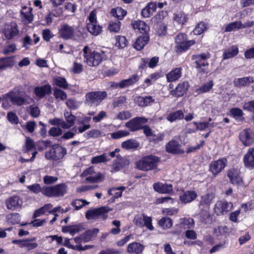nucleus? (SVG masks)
I'll list each match as a JSON object with an SVG mask.
<instances>
[{
  "label": "nucleus",
  "mask_w": 254,
  "mask_h": 254,
  "mask_svg": "<svg viewBox=\"0 0 254 254\" xmlns=\"http://www.w3.org/2000/svg\"><path fill=\"white\" fill-rule=\"evenodd\" d=\"M19 93L18 90L14 89L3 95V98L5 100L9 99L13 105L20 106L25 104L26 99L22 97L19 96Z\"/></svg>",
  "instance_id": "obj_12"
},
{
  "label": "nucleus",
  "mask_w": 254,
  "mask_h": 254,
  "mask_svg": "<svg viewBox=\"0 0 254 254\" xmlns=\"http://www.w3.org/2000/svg\"><path fill=\"white\" fill-rule=\"evenodd\" d=\"M227 115L233 117L238 122H243L245 120L243 116L244 112L238 107H234L230 109Z\"/></svg>",
  "instance_id": "obj_34"
},
{
  "label": "nucleus",
  "mask_w": 254,
  "mask_h": 254,
  "mask_svg": "<svg viewBox=\"0 0 254 254\" xmlns=\"http://www.w3.org/2000/svg\"><path fill=\"white\" fill-rule=\"evenodd\" d=\"M239 53V49L237 45H234L226 49L222 55L223 60H227L233 58Z\"/></svg>",
  "instance_id": "obj_35"
},
{
  "label": "nucleus",
  "mask_w": 254,
  "mask_h": 254,
  "mask_svg": "<svg viewBox=\"0 0 254 254\" xmlns=\"http://www.w3.org/2000/svg\"><path fill=\"white\" fill-rule=\"evenodd\" d=\"M142 216L144 226H145L149 230L152 231L154 230V227L152 224V218L151 217L147 216L144 214Z\"/></svg>",
  "instance_id": "obj_62"
},
{
  "label": "nucleus",
  "mask_w": 254,
  "mask_h": 254,
  "mask_svg": "<svg viewBox=\"0 0 254 254\" xmlns=\"http://www.w3.org/2000/svg\"><path fill=\"white\" fill-rule=\"evenodd\" d=\"M66 122L71 127L74 124V122L76 119V117L73 115L70 112H66L64 114Z\"/></svg>",
  "instance_id": "obj_64"
},
{
  "label": "nucleus",
  "mask_w": 254,
  "mask_h": 254,
  "mask_svg": "<svg viewBox=\"0 0 254 254\" xmlns=\"http://www.w3.org/2000/svg\"><path fill=\"white\" fill-rule=\"evenodd\" d=\"M227 162V159L226 157L220 158L217 160L213 161L209 164V171L212 173L213 176L216 177L226 167Z\"/></svg>",
  "instance_id": "obj_10"
},
{
  "label": "nucleus",
  "mask_w": 254,
  "mask_h": 254,
  "mask_svg": "<svg viewBox=\"0 0 254 254\" xmlns=\"http://www.w3.org/2000/svg\"><path fill=\"white\" fill-rule=\"evenodd\" d=\"M184 118V112L182 110H179L168 114L166 117V120L171 123H173L177 120H182Z\"/></svg>",
  "instance_id": "obj_39"
},
{
  "label": "nucleus",
  "mask_w": 254,
  "mask_h": 254,
  "mask_svg": "<svg viewBox=\"0 0 254 254\" xmlns=\"http://www.w3.org/2000/svg\"><path fill=\"white\" fill-rule=\"evenodd\" d=\"M207 26L206 23L200 21L195 26L192 32L195 35H200L207 30Z\"/></svg>",
  "instance_id": "obj_49"
},
{
  "label": "nucleus",
  "mask_w": 254,
  "mask_h": 254,
  "mask_svg": "<svg viewBox=\"0 0 254 254\" xmlns=\"http://www.w3.org/2000/svg\"><path fill=\"white\" fill-rule=\"evenodd\" d=\"M88 19L89 22L86 23L87 31L93 36H97L100 34L102 31V27L97 24L96 9H93L90 12Z\"/></svg>",
  "instance_id": "obj_5"
},
{
  "label": "nucleus",
  "mask_w": 254,
  "mask_h": 254,
  "mask_svg": "<svg viewBox=\"0 0 254 254\" xmlns=\"http://www.w3.org/2000/svg\"><path fill=\"white\" fill-rule=\"evenodd\" d=\"M144 249V246L139 242H133L128 245L127 252L130 254H141Z\"/></svg>",
  "instance_id": "obj_30"
},
{
  "label": "nucleus",
  "mask_w": 254,
  "mask_h": 254,
  "mask_svg": "<svg viewBox=\"0 0 254 254\" xmlns=\"http://www.w3.org/2000/svg\"><path fill=\"white\" fill-rule=\"evenodd\" d=\"M254 82V78L252 76L236 78L234 80V85L238 88H241L246 86L247 84Z\"/></svg>",
  "instance_id": "obj_38"
},
{
  "label": "nucleus",
  "mask_w": 254,
  "mask_h": 254,
  "mask_svg": "<svg viewBox=\"0 0 254 254\" xmlns=\"http://www.w3.org/2000/svg\"><path fill=\"white\" fill-rule=\"evenodd\" d=\"M157 2L150 1L148 2L141 11V15L143 18H149L156 11Z\"/></svg>",
  "instance_id": "obj_29"
},
{
  "label": "nucleus",
  "mask_w": 254,
  "mask_h": 254,
  "mask_svg": "<svg viewBox=\"0 0 254 254\" xmlns=\"http://www.w3.org/2000/svg\"><path fill=\"white\" fill-rule=\"evenodd\" d=\"M182 67H176L166 74V77L168 82H173L178 80L182 75Z\"/></svg>",
  "instance_id": "obj_27"
},
{
  "label": "nucleus",
  "mask_w": 254,
  "mask_h": 254,
  "mask_svg": "<svg viewBox=\"0 0 254 254\" xmlns=\"http://www.w3.org/2000/svg\"><path fill=\"white\" fill-rule=\"evenodd\" d=\"M23 201L18 195H14L8 197L5 200V205L8 209L16 210L21 208Z\"/></svg>",
  "instance_id": "obj_19"
},
{
  "label": "nucleus",
  "mask_w": 254,
  "mask_h": 254,
  "mask_svg": "<svg viewBox=\"0 0 254 254\" xmlns=\"http://www.w3.org/2000/svg\"><path fill=\"white\" fill-rule=\"evenodd\" d=\"M243 108L244 110L251 113L254 116V100L245 102L244 104Z\"/></svg>",
  "instance_id": "obj_60"
},
{
  "label": "nucleus",
  "mask_w": 254,
  "mask_h": 254,
  "mask_svg": "<svg viewBox=\"0 0 254 254\" xmlns=\"http://www.w3.org/2000/svg\"><path fill=\"white\" fill-rule=\"evenodd\" d=\"M139 145V142L132 139H127L121 144L122 148L127 150L136 149Z\"/></svg>",
  "instance_id": "obj_42"
},
{
  "label": "nucleus",
  "mask_w": 254,
  "mask_h": 254,
  "mask_svg": "<svg viewBox=\"0 0 254 254\" xmlns=\"http://www.w3.org/2000/svg\"><path fill=\"white\" fill-rule=\"evenodd\" d=\"M121 22L119 20L111 21L109 22L108 28L110 31L118 33L121 29Z\"/></svg>",
  "instance_id": "obj_55"
},
{
  "label": "nucleus",
  "mask_w": 254,
  "mask_h": 254,
  "mask_svg": "<svg viewBox=\"0 0 254 254\" xmlns=\"http://www.w3.org/2000/svg\"><path fill=\"white\" fill-rule=\"evenodd\" d=\"M190 87V84L188 81H181L177 85L174 90L170 91L169 94L177 98L182 97L187 94Z\"/></svg>",
  "instance_id": "obj_11"
},
{
  "label": "nucleus",
  "mask_w": 254,
  "mask_h": 254,
  "mask_svg": "<svg viewBox=\"0 0 254 254\" xmlns=\"http://www.w3.org/2000/svg\"><path fill=\"white\" fill-rule=\"evenodd\" d=\"M197 196L194 190H187L180 195V201L184 203H190L195 200Z\"/></svg>",
  "instance_id": "obj_31"
},
{
  "label": "nucleus",
  "mask_w": 254,
  "mask_h": 254,
  "mask_svg": "<svg viewBox=\"0 0 254 254\" xmlns=\"http://www.w3.org/2000/svg\"><path fill=\"white\" fill-rule=\"evenodd\" d=\"M108 209L105 206L100 207L93 209H90L86 211L85 213V217L87 219H96L100 216H102L103 219H106L108 217L107 213L109 212Z\"/></svg>",
  "instance_id": "obj_13"
},
{
  "label": "nucleus",
  "mask_w": 254,
  "mask_h": 254,
  "mask_svg": "<svg viewBox=\"0 0 254 254\" xmlns=\"http://www.w3.org/2000/svg\"><path fill=\"white\" fill-rule=\"evenodd\" d=\"M166 151L168 153L173 154H182L185 152L181 148V145L179 142L175 140H171L166 144Z\"/></svg>",
  "instance_id": "obj_23"
},
{
  "label": "nucleus",
  "mask_w": 254,
  "mask_h": 254,
  "mask_svg": "<svg viewBox=\"0 0 254 254\" xmlns=\"http://www.w3.org/2000/svg\"><path fill=\"white\" fill-rule=\"evenodd\" d=\"M34 94L39 99H43L46 95L52 94L51 85L47 83L42 86H37L34 87L33 90Z\"/></svg>",
  "instance_id": "obj_18"
},
{
  "label": "nucleus",
  "mask_w": 254,
  "mask_h": 254,
  "mask_svg": "<svg viewBox=\"0 0 254 254\" xmlns=\"http://www.w3.org/2000/svg\"><path fill=\"white\" fill-rule=\"evenodd\" d=\"M75 30L73 27L65 23L61 25L59 28V36L64 40L71 39L74 36Z\"/></svg>",
  "instance_id": "obj_17"
},
{
  "label": "nucleus",
  "mask_w": 254,
  "mask_h": 254,
  "mask_svg": "<svg viewBox=\"0 0 254 254\" xmlns=\"http://www.w3.org/2000/svg\"><path fill=\"white\" fill-rule=\"evenodd\" d=\"M107 96L105 91H96L88 92L85 95L86 102L91 106L98 105Z\"/></svg>",
  "instance_id": "obj_8"
},
{
  "label": "nucleus",
  "mask_w": 254,
  "mask_h": 254,
  "mask_svg": "<svg viewBox=\"0 0 254 254\" xmlns=\"http://www.w3.org/2000/svg\"><path fill=\"white\" fill-rule=\"evenodd\" d=\"M233 205L231 202L217 201L214 207V212L217 216L224 215L233 208Z\"/></svg>",
  "instance_id": "obj_15"
},
{
  "label": "nucleus",
  "mask_w": 254,
  "mask_h": 254,
  "mask_svg": "<svg viewBox=\"0 0 254 254\" xmlns=\"http://www.w3.org/2000/svg\"><path fill=\"white\" fill-rule=\"evenodd\" d=\"M66 154V149L59 144L52 145L48 151L45 153V157L50 160L58 161L62 159Z\"/></svg>",
  "instance_id": "obj_6"
},
{
  "label": "nucleus",
  "mask_w": 254,
  "mask_h": 254,
  "mask_svg": "<svg viewBox=\"0 0 254 254\" xmlns=\"http://www.w3.org/2000/svg\"><path fill=\"white\" fill-rule=\"evenodd\" d=\"M84 62L89 66H96L103 61L102 54L96 51L89 50L87 46L83 49Z\"/></svg>",
  "instance_id": "obj_4"
},
{
  "label": "nucleus",
  "mask_w": 254,
  "mask_h": 254,
  "mask_svg": "<svg viewBox=\"0 0 254 254\" xmlns=\"http://www.w3.org/2000/svg\"><path fill=\"white\" fill-rule=\"evenodd\" d=\"M131 25L134 30L137 29L141 34L148 33L150 27L145 22L140 20H134L131 22Z\"/></svg>",
  "instance_id": "obj_28"
},
{
  "label": "nucleus",
  "mask_w": 254,
  "mask_h": 254,
  "mask_svg": "<svg viewBox=\"0 0 254 254\" xmlns=\"http://www.w3.org/2000/svg\"><path fill=\"white\" fill-rule=\"evenodd\" d=\"M210 57L211 55L209 52L194 54L192 56L191 60L194 61L195 68L197 73L203 74L208 72L209 66L208 60Z\"/></svg>",
  "instance_id": "obj_3"
},
{
  "label": "nucleus",
  "mask_w": 254,
  "mask_h": 254,
  "mask_svg": "<svg viewBox=\"0 0 254 254\" xmlns=\"http://www.w3.org/2000/svg\"><path fill=\"white\" fill-rule=\"evenodd\" d=\"M239 138L244 145L249 146L254 142V133L250 128H247L240 131Z\"/></svg>",
  "instance_id": "obj_16"
},
{
  "label": "nucleus",
  "mask_w": 254,
  "mask_h": 254,
  "mask_svg": "<svg viewBox=\"0 0 254 254\" xmlns=\"http://www.w3.org/2000/svg\"><path fill=\"white\" fill-rule=\"evenodd\" d=\"M245 167L250 170L254 169V148H250L243 157Z\"/></svg>",
  "instance_id": "obj_24"
},
{
  "label": "nucleus",
  "mask_w": 254,
  "mask_h": 254,
  "mask_svg": "<svg viewBox=\"0 0 254 254\" xmlns=\"http://www.w3.org/2000/svg\"><path fill=\"white\" fill-rule=\"evenodd\" d=\"M129 134V132L128 131L119 130L117 131L110 133V136L112 139H118L125 136H127Z\"/></svg>",
  "instance_id": "obj_56"
},
{
  "label": "nucleus",
  "mask_w": 254,
  "mask_h": 254,
  "mask_svg": "<svg viewBox=\"0 0 254 254\" xmlns=\"http://www.w3.org/2000/svg\"><path fill=\"white\" fill-rule=\"evenodd\" d=\"M173 19L178 24L183 26L188 22L189 17L188 14L182 11H180L173 14Z\"/></svg>",
  "instance_id": "obj_36"
},
{
  "label": "nucleus",
  "mask_w": 254,
  "mask_h": 254,
  "mask_svg": "<svg viewBox=\"0 0 254 254\" xmlns=\"http://www.w3.org/2000/svg\"><path fill=\"white\" fill-rule=\"evenodd\" d=\"M99 230L97 228H94L92 229H88L84 233L81 234L82 237L83 242L84 243L88 242L95 238L99 233Z\"/></svg>",
  "instance_id": "obj_37"
},
{
  "label": "nucleus",
  "mask_w": 254,
  "mask_h": 254,
  "mask_svg": "<svg viewBox=\"0 0 254 254\" xmlns=\"http://www.w3.org/2000/svg\"><path fill=\"white\" fill-rule=\"evenodd\" d=\"M196 44L195 40H188V36L184 33H179L175 38L174 50L178 55L187 52Z\"/></svg>",
  "instance_id": "obj_1"
},
{
  "label": "nucleus",
  "mask_w": 254,
  "mask_h": 254,
  "mask_svg": "<svg viewBox=\"0 0 254 254\" xmlns=\"http://www.w3.org/2000/svg\"><path fill=\"white\" fill-rule=\"evenodd\" d=\"M150 39L148 33H143L141 35L137 38L133 46L137 51L141 50L148 43Z\"/></svg>",
  "instance_id": "obj_26"
},
{
  "label": "nucleus",
  "mask_w": 254,
  "mask_h": 254,
  "mask_svg": "<svg viewBox=\"0 0 254 254\" xmlns=\"http://www.w3.org/2000/svg\"><path fill=\"white\" fill-rule=\"evenodd\" d=\"M102 131L98 129H93L86 132L85 136L87 138H97L101 136Z\"/></svg>",
  "instance_id": "obj_58"
},
{
  "label": "nucleus",
  "mask_w": 254,
  "mask_h": 254,
  "mask_svg": "<svg viewBox=\"0 0 254 254\" xmlns=\"http://www.w3.org/2000/svg\"><path fill=\"white\" fill-rule=\"evenodd\" d=\"M159 157L154 155H147L142 157L135 163L137 169L142 171L153 170L157 168L158 164L160 162Z\"/></svg>",
  "instance_id": "obj_2"
},
{
  "label": "nucleus",
  "mask_w": 254,
  "mask_h": 254,
  "mask_svg": "<svg viewBox=\"0 0 254 254\" xmlns=\"http://www.w3.org/2000/svg\"><path fill=\"white\" fill-rule=\"evenodd\" d=\"M36 144L34 141L30 137H27L26 139L25 144L23 146V150L24 152L27 153L32 149H36Z\"/></svg>",
  "instance_id": "obj_48"
},
{
  "label": "nucleus",
  "mask_w": 254,
  "mask_h": 254,
  "mask_svg": "<svg viewBox=\"0 0 254 254\" xmlns=\"http://www.w3.org/2000/svg\"><path fill=\"white\" fill-rule=\"evenodd\" d=\"M115 38L116 41L115 46L119 49H123L127 45L128 41L125 36L117 35Z\"/></svg>",
  "instance_id": "obj_45"
},
{
  "label": "nucleus",
  "mask_w": 254,
  "mask_h": 254,
  "mask_svg": "<svg viewBox=\"0 0 254 254\" xmlns=\"http://www.w3.org/2000/svg\"><path fill=\"white\" fill-rule=\"evenodd\" d=\"M107 161L106 155L103 154L101 155L94 156L92 158L91 163L92 164H98L104 163Z\"/></svg>",
  "instance_id": "obj_61"
},
{
  "label": "nucleus",
  "mask_w": 254,
  "mask_h": 254,
  "mask_svg": "<svg viewBox=\"0 0 254 254\" xmlns=\"http://www.w3.org/2000/svg\"><path fill=\"white\" fill-rule=\"evenodd\" d=\"M130 163L129 160L122 157L120 154L117 156V159L113 163V167L116 171H119L124 168L127 167Z\"/></svg>",
  "instance_id": "obj_25"
},
{
  "label": "nucleus",
  "mask_w": 254,
  "mask_h": 254,
  "mask_svg": "<svg viewBox=\"0 0 254 254\" xmlns=\"http://www.w3.org/2000/svg\"><path fill=\"white\" fill-rule=\"evenodd\" d=\"M51 205V204H46L43 207H40V208L36 210L33 215V218H36L41 215H43L45 213V212L48 210L49 206Z\"/></svg>",
  "instance_id": "obj_59"
},
{
  "label": "nucleus",
  "mask_w": 254,
  "mask_h": 254,
  "mask_svg": "<svg viewBox=\"0 0 254 254\" xmlns=\"http://www.w3.org/2000/svg\"><path fill=\"white\" fill-rule=\"evenodd\" d=\"M14 57L11 56L0 58V70L12 67L14 64Z\"/></svg>",
  "instance_id": "obj_40"
},
{
  "label": "nucleus",
  "mask_w": 254,
  "mask_h": 254,
  "mask_svg": "<svg viewBox=\"0 0 254 254\" xmlns=\"http://www.w3.org/2000/svg\"><path fill=\"white\" fill-rule=\"evenodd\" d=\"M147 122L148 119L144 117H136L127 122L125 126L129 129V131L134 132L141 129L142 124H146Z\"/></svg>",
  "instance_id": "obj_14"
},
{
  "label": "nucleus",
  "mask_w": 254,
  "mask_h": 254,
  "mask_svg": "<svg viewBox=\"0 0 254 254\" xmlns=\"http://www.w3.org/2000/svg\"><path fill=\"white\" fill-rule=\"evenodd\" d=\"M45 186L41 187L39 184L37 183L27 186V189L31 192L36 194L41 192L42 194L44 195H45V193L43 190Z\"/></svg>",
  "instance_id": "obj_51"
},
{
  "label": "nucleus",
  "mask_w": 254,
  "mask_h": 254,
  "mask_svg": "<svg viewBox=\"0 0 254 254\" xmlns=\"http://www.w3.org/2000/svg\"><path fill=\"white\" fill-rule=\"evenodd\" d=\"M66 187L65 184L61 183L53 186H45L43 190L45 195L49 197L63 196L66 192Z\"/></svg>",
  "instance_id": "obj_7"
},
{
  "label": "nucleus",
  "mask_w": 254,
  "mask_h": 254,
  "mask_svg": "<svg viewBox=\"0 0 254 254\" xmlns=\"http://www.w3.org/2000/svg\"><path fill=\"white\" fill-rule=\"evenodd\" d=\"M88 204L89 202H87L86 200L82 199H76L73 200L71 203V205L74 207L75 210H78Z\"/></svg>",
  "instance_id": "obj_52"
},
{
  "label": "nucleus",
  "mask_w": 254,
  "mask_h": 254,
  "mask_svg": "<svg viewBox=\"0 0 254 254\" xmlns=\"http://www.w3.org/2000/svg\"><path fill=\"white\" fill-rule=\"evenodd\" d=\"M36 241V238L25 239L24 248H26L28 251L32 250L38 247V244L34 242Z\"/></svg>",
  "instance_id": "obj_54"
},
{
  "label": "nucleus",
  "mask_w": 254,
  "mask_h": 254,
  "mask_svg": "<svg viewBox=\"0 0 254 254\" xmlns=\"http://www.w3.org/2000/svg\"><path fill=\"white\" fill-rule=\"evenodd\" d=\"M155 102V100L151 96L145 97L138 96L136 98V103L140 107H146Z\"/></svg>",
  "instance_id": "obj_41"
},
{
  "label": "nucleus",
  "mask_w": 254,
  "mask_h": 254,
  "mask_svg": "<svg viewBox=\"0 0 254 254\" xmlns=\"http://www.w3.org/2000/svg\"><path fill=\"white\" fill-rule=\"evenodd\" d=\"M53 83L55 85L66 89L68 87V84L66 80V79L62 76H58L53 79Z\"/></svg>",
  "instance_id": "obj_44"
},
{
  "label": "nucleus",
  "mask_w": 254,
  "mask_h": 254,
  "mask_svg": "<svg viewBox=\"0 0 254 254\" xmlns=\"http://www.w3.org/2000/svg\"><path fill=\"white\" fill-rule=\"evenodd\" d=\"M158 224L163 229H168L172 226L173 221L171 218L165 216L159 220Z\"/></svg>",
  "instance_id": "obj_47"
},
{
  "label": "nucleus",
  "mask_w": 254,
  "mask_h": 254,
  "mask_svg": "<svg viewBox=\"0 0 254 254\" xmlns=\"http://www.w3.org/2000/svg\"><path fill=\"white\" fill-rule=\"evenodd\" d=\"M215 198V194L212 192L207 193L201 196V199L199 202V207H202V209L207 208L209 209L210 205Z\"/></svg>",
  "instance_id": "obj_32"
},
{
  "label": "nucleus",
  "mask_w": 254,
  "mask_h": 254,
  "mask_svg": "<svg viewBox=\"0 0 254 254\" xmlns=\"http://www.w3.org/2000/svg\"><path fill=\"white\" fill-rule=\"evenodd\" d=\"M139 76L135 73L130 76L128 79L122 80L120 85L122 88L132 86L139 81Z\"/></svg>",
  "instance_id": "obj_33"
},
{
  "label": "nucleus",
  "mask_w": 254,
  "mask_h": 254,
  "mask_svg": "<svg viewBox=\"0 0 254 254\" xmlns=\"http://www.w3.org/2000/svg\"><path fill=\"white\" fill-rule=\"evenodd\" d=\"M154 190L161 194H172L173 192L172 184L158 182L153 185Z\"/></svg>",
  "instance_id": "obj_20"
},
{
  "label": "nucleus",
  "mask_w": 254,
  "mask_h": 254,
  "mask_svg": "<svg viewBox=\"0 0 254 254\" xmlns=\"http://www.w3.org/2000/svg\"><path fill=\"white\" fill-rule=\"evenodd\" d=\"M6 219L12 224H19L20 221V216L18 213H12L6 216Z\"/></svg>",
  "instance_id": "obj_53"
},
{
  "label": "nucleus",
  "mask_w": 254,
  "mask_h": 254,
  "mask_svg": "<svg viewBox=\"0 0 254 254\" xmlns=\"http://www.w3.org/2000/svg\"><path fill=\"white\" fill-rule=\"evenodd\" d=\"M242 22L241 21H236L228 24L225 27L224 31L230 32L233 30L242 29Z\"/></svg>",
  "instance_id": "obj_43"
},
{
  "label": "nucleus",
  "mask_w": 254,
  "mask_h": 254,
  "mask_svg": "<svg viewBox=\"0 0 254 254\" xmlns=\"http://www.w3.org/2000/svg\"><path fill=\"white\" fill-rule=\"evenodd\" d=\"M209 123L208 122H193L188 124L187 125V132L189 133H194L197 130H204L209 127Z\"/></svg>",
  "instance_id": "obj_22"
},
{
  "label": "nucleus",
  "mask_w": 254,
  "mask_h": 254,
  "mask_svg": "<svg viewBox=\"0 0 254 254\" xmlns=\"http://www.w3.org/2000/svg\"><path fill=\"white\" fill-rule=\"evenodd\" d=\"M85 181L88 183H95L101 182L103 181L102 175L99 173L94 176H89L85 179Z\"/></svg>",
  "instance_id": "obj_57"
},
{
  "label": "nucleus",
  "mask_w": 254,
  "mask_h": 254,
  "mask_svg": "<svg viewBox=\"0 0 254 254\" xmlns=\"http://www.w3.org/2000/svg\"><path fill=\"white\" fill-rule=\"evenodd\" d=\"M18 26L15 22H10L3 30V34L7 40H10L19 33Z\"/></svg>",
  "instance_id": "obj_21"
},
{
  "label": "nucleus",
  "mask_w": 254,
  "mask_h": 254,
  "mask_svg": "<svg viewBox=\"0 0 254 254\" xmlns=\"http://www.w3.org/2000/svg\"><path fill=\"white\" fill-rule=\"evenodd\" d=\"M53 95L56 100L64 101L67 99L66 93L62 89L58 88L54 89Z\"/></svg>",
  "instance_id": "obj_50"
},
{
  "label": "nucleus",
  "mask_w": 254,
  "mask_h": 254,
  "mask_svg": "<svg viewBox=\"0 0 254 254\" xmlns=\"http://www.w3.org/2000/svg\"><path fill=\"white\" fill-rule=\"evenodd\" d=\"M83 65L81 64L74 62L71 71L74 74H79L83 71Z\"/></svg>",
  "instance_id": "obj_63"
},
{
  "label": "nucleus",
  "mask_w": 254,
  "mask_h": 254,
  "mask_svg": "<svg viewBox=\"0 0 254 254\" xmlns=\"http://www.w3.org/2000/svg\"><path fill=\"white\" fill-rule=\"evenodd\" d=\"M227 176L233 185L243 186L245 182L240 169L233 167L227 171Z\"/></svg>",
  "instance_id": "obj_9"
},
{
  "label": "nucleus",
  "mask_w": 254,
  "mask_h": 254,
  "mask_svg": "<svg viewBox=\"0 0 254 254\" xmlns=\"http://www.w3.org/2000/svg\"><path fill=\"white\" fill-rule=\"evenodd\" d=\"M214 85L213 82L212 80H209L206 83L203 84L198 88L196 89V92L198 94L206 93L209 92Z\"/></svg>",
  "instance_id": "obj_46"
}]
</instances>
